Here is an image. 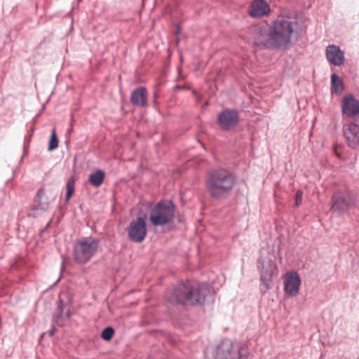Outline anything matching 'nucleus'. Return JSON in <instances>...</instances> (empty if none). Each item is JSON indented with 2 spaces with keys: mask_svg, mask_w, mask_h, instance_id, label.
Returning <instances> with one entry per match:
<instances>
[{
  "mask_svg": "<svg viewBox=\"0 0 359 359\" xmlns=\"http://www.w3.org/2000/svg\"><path fill=\"white\" fill-rule=\"evenodd\" d=\"M252 39L256 46L262 48L276 49L271 27L255 26L252 31Z\"/></svg>",
  "mask_w": 359,
  "mask_h": 359,
  "instance_id": "nucleus-7",
  "label": "nucleus"
},
{
  "mask_svg": "<svg viewBox=\"0 0 359 359\" xmlns=\"http://www.w3.org/2000/svg\"><path fill=\"white\" fill-rule=\"evenodd\" d=\"M331 90L332 93L339 94L344 90L342 80L335 74L331 76Z\"/></svg>",
  "mask_w": 359,
  "mask_h": 359,
  "instance_id": "nucleus-18",
  "label": "nucleus"
},
{
  "mask_svg": "<svg viewBox=\"0 0 359 359\" xmlns=\"http://www.w3.org/2000/svg\"><path fill=\"white\" fill-rule=\"evenodd\" d=\"M295 24L286 18H278L271 27L276 48H287L291 43Z\"/></svg>",
  "mask_w": 359,
  "mask_h": 359,
  "instance_id": "nucleus-3",
  "label": "nucleus"
},
{
  "mask_svg": "<svg viewBox=\"0 0 359 359\" xmlns=\"http://www.w3.org/2000/svg\"><path fill=\"white\" fill-rule=\"evenodd\" d=\"M128 238L135 243H141L147 236L145 219L138 217L131 221L127 229Z\"/></svg>",
  "mask_w": 359,
  "mask_h": 359,
  "instance_id": "nucleus-8",
  "label": "nucleus"
},
{
  "mask_svg": "<svg viewBox=\"0 0 359 359\" xmlns=\"http://www.w3.org/2000/svg\"><path fill=\"white\" fill-rule=\"evenodd\" d=\"M41 192H42V191H41V190H39V193H38V196H39V194H40V193H41Z\"/></svg>",
  "mask_w": 359,
  "mask_h": 359,
  "instance_id": "nucleus-25",
  "label": "nucleus"
},
{
  "mask_svg": "<svg viewBox=\"0 0 359 359\" xmlns=\"http://www.w3.org/2000/svg\"><path fill=\"white\" fill-rule=\"evenodd\" d=\"M217 123L223 130H229L238 123V115L236 111L225 109L217 116Z\"/></svg>",
  "mask_w": 359,
  "mask_h": 359,
  "instance_id": "nucleus-10",
  "label": "nucleus"
},
{
  "mask_svg": "<svg viewBox=\"0 0 359 359\" xmlns=\"http://www.w3.org/2000/svg\"><path fill=\"white\" fill-rule=\"evenodd\" d=\"M344 135L348 145L354 149L359 147V121H355L347 125L344 129Z\"/></svg>",
  "mask_w": 359,
  "mask_h": 359,
  "instance_id": "nucleus-14",
  "label": "nucleus"
},
{
  "mask_svg": "<svg viewBox=\"0 0 359 359\" xmlns=\"http://www.w3.org/2000/svg\"><path fill=\"white\" fill-rule=\"evenodd\" d=\"M100 242L93 237L83 238L74 244L73 258L75 262L85 264L97 252Z\"/></svg>",
  "mask_w": 359,
  "mask_h": 359,
  "instance_id": "nucleus-4",
  "label": "nucleus"
},
{
  "mask_svg": "<svg viewBox=\"0 0 359 359\" xmlns=\"http://www.w3.org/2000/svg\"><path fill=\"white\" fill-rule=\"evenodd\" d=\"M284 290L290 296L295 297L299 294L301 278L296 271H288L283 277Z\"/></svg>",
  "mask_w": 359,
  "mask_h": 359,
  "instance_id": "nucleus-9",
  "label": "nucleus"
},
{
  "mask_svg": "<svg viewBox=\"0 0 359 359\" xmlns=\"http://www.w3.org/2000/svg\"><path fill=\"white\" fill-rule=\"evenodd\" d=\"M58 147V140L56 136L55 130L53 129L51 132V136L48 142V150L53 151Z\"/></svg>",
  "mask_w": 359,
  "mask_h": 359,
  "instance_id": "nucleus-21",
  "label": "nucleus"
},
{
  "mask_svg": "<svg viewBox=\"0 0 359 359\" xmlns=\"http://www.w3.org/2000/svg\"><path fill=\"white\" fill-rule=\"evenodd\" d=\"M236 183L233 174L226 170L211 172L206 180V187L210 194L214 198H220L230 192Z\"/></svg>",
  "mask_w": 359,
  "mask_h": 359,
  "instance_id": "nucleus-1",
  "label": "nucleus"
},
{
  "mask_svg": "<svg viewBox=\"0 0 359 359\" xmlns=\"http://www.w3.org/2000/svg\"><path fill=\"white\" fill-rule=\"evenodd\" d=\"M302 197H303V192L301 190H299L296 193L295 196V204L297 206H299L302 203Z\"/></svg>",
  "mask_w": 359,
  "mask_h": 359,
  "instance_id": "nucleus-23",
  "label": "nucleus"
},
{
  "mask_svg": "<svg viewBox=\"0 0 359 359\" xmlns=\"http://www.w3.org/2000/svg\"><path fill=\"white\" fill-rule=\"evenodd\" d=\"M130 102L135 106L144 107L148 105V92L146 88L139 87L132 91Z\"/></svg>",
  "mask_w": 359,
  "mask_h": 359,
  "instance_id": "nucleus-17",
  "label": "nucleus"
},
{
  "mask_svg": "<svg viewBox=\"0 0 359 359\" xmlns=\"http://www.w3.org/2000/svg\"><path fill=\"white\" fill-rule=\"evenodd\" d=\"M105 174L101 170H97L94 173L89 175L88 181L94 187H100L104 179Z\"/></svg>",
  "mask_w": 359,
  "mask_h": 359,
  "instance_id": "nucleus-19",
  "label": "nucleus"
},
{
  "mask_svg": "<svg viewBox=\"0 0 359 359\" xmlns=\"http://www.w3.org/2000/svg\"><path fill=\"white\" fill-rule=\"evenodd\" d=\"M114 334V329L111 327H107L102 330L101 337L103 339L109 341L112 338Z\"/></svg>",
  "mask_w": 359,
  "mask_h": 359,
  "instance_id": "nucleus-22",
  "label": "nucleus"
},
{
  "mask_svg": "<svg viewBox=\"0 0 359 359\" xmlns=\"http://www.w3.org/2000/svg\"><path fill=\"white\" fill-rule=\"evenodd\" d=\"M247 353L245 345L233 344L230 340L224 341L218 348L220 359H246Z\"/></svg>",
  "mask_w": 359,
  "mask_h": 359,
  "instance_id": "nucleus-6",
  "label": "nucleus"
},
{
  "mask_svg": "<svg viewBox=\"0 0 359 359\" xmlns=\"http://www.w3.org/2000/svg\"><path fill=\"white\" fill-rule=\"evenodd\" d=\"M210 290L204 284H182L174 291L175 302L184 305L202 304Z\"/></svg>",
  "mask_w": 359,
  "mask_h": 359,
  "instance_id": "nucleus-2",
  "label": "nucleus"
},
{
  "mask_svg": "<svg viewBox=\"0 0 359 359\" xmlns=\"http://www.w3.org/2000/svg\"><path fill=\"white\" fill-rule=\"evenodd\" d=\"M270 12V6L265 0H253L248 8V13L252 18H262Z\"/></svg>",
  "mask_w": 359,
  "mask_h": 359,
  "instance_id": "nucleus-13",
  "label": "nucleus"
},
{
  "mask_svg": "<svg viewBox=\"0 0 359 359\" xmlns=\"http://www.w3.org/2000/svg\"><path fill=\"white\" fill-rule=\"evenodd\" d=\"M175 205L170 201L157 203L149 212V219L154 226H163L170 223L174 217Z\"/></svg>",
  "mask_w": 359,
  "mask_h": 359,
  "instance_id": "nucleus-5",
  "label": "nucleus"
},
{
  "mask_svg": "<svg viewBox=\"0 0 359 359\" xmlns=\"http://www.w3.org/2000/svg\"><path fill=\"white\" fill-rule=\"evenodd\" d=\"M75 187V180L74 177H70L67 180L66 187H67V195H66V201H69L72 197Z\"/></svg>",
  "mask_w": 359,
  "mask_h": 359,
  "instance_id": "nucleus-20",
  "label": "nucleus"
},
{
  "mask_svg": "<svg viewBox=\"0 0 359 359\" xmlns=\"http://www.w3.org/2000/svg\"><path fill=\"white\" fill-rule=\"evenodd\" d=\"M277 274L278 267L276 263L270 259L264 260L260 269L261 280L264 283L268 282Z\"/></svg>",
  "mask_w": 359,
  "mask_h": 359,
  "instance_id": "nucleus-16",
  "label": "nucleus"
},
{
  "mask_svg": "<svg viewBox=\"0 0 359 359\" xmlns=\"http://www.w3.org/2000/svg\"><path fill=\"white\" fill-rule=\"evenodd\" d=\"M326 57L327 60L335 66H340L344 64V54L339 46L330 45L326 48Z\"/></svg>",
  "mask_w": 359,
  "mask_h": 359,
  "instance_id": "nucleus-15",
  "label": "nucleus"
},
{
  "mask_svg": "<svg viewBox=\"0 0 359 359\" xmlns=\"http://www.w3.org/2000/svg\"><path fill=\"white\" fill-rule=\"evenodd\" d=\"M54 332H55V330H54L53 329V330H50V332H49V334H50V336L53 335V334H54Z\"/></svg>",
  "mask_w": 359,
  "mask_h": 359,
  "instance_id": "nucleus-24",
  "label": "nucleus"
},
{
  "mask_svg": "<svg viewBox=\"0 0 359 359\" xmlns=\"http://www.w3.org/2000/svg\"><path fill=\"white\" fill-rule=\"evenodd\" d=\"M72 130V128H69V132H71Z\"/></svg>",
  "mask_w": 359,
  "mask_h": 359,
  "instance_id": "nucleus-26",
  "label": "nucleus"
},
{
  "mask_svg": "<svg viewBox=\"0 0 359 359\" xmlns=\"http://www.w3.org/2000/svg\"><path fill=\"white\" fill-rule=\"evenodd\" d=\"M353 204V198L348 193L336 192L332 196V210L344 212Z\"/></svg>",
  "mask_w": 359,
  "mask_h": 359,
  "instance_id": "nucleus-11",
  "label": "nucleus"
},
{
  "mask_svg": "<svg viewBox=\"0 0 359 359\" xmlns=\"http://www.w3.org/2000/svg\"><path fill=\"white\" fill-rule=\"evenodd\" d=\"M342 114L348 117H354L359 114V101L353 95H348L341 100Z\"/></svg>",
  "mask_w": 359,
  "mask_h": 359,
  "instance_id": "nucleus-12",
  "label": "nucleus"
}]
</instances>
